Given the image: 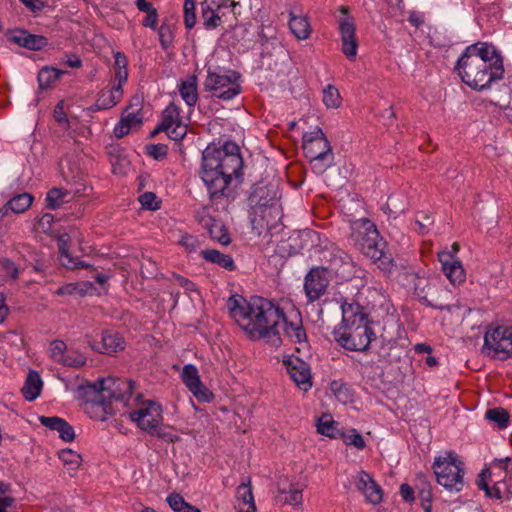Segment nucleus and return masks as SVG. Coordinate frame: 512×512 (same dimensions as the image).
Here are the masks:
<instances>
[{"label": "nucleus", "instance_id": "obj_1", "mask_svg": "<svg viewBox=\"0 0 512 512\" xmlns=\"http://www.w3.org/2000/svg\"><path fill=\"white\" fill-rule=\"evenodd\" d=\"M227 307L231 317L249 338L264 339L275 347L282 344L278 326L283 319V310L271 301L262 297L248 301L240 295H233L228 298Z\"/></svg>", "mask_w": 512, "mask_h": 512}, {"label": "nucleus", "instance_id": "obj_2", "mask_svg": "<svg viewBox=\"0 0 512 512\" xmlns=\"http://www.w3.org/2000/svg\"><path fill=\"white\" fill-rule=\"evenodd\" d=\"M243 159L239 146L232 141L222 146L208 145L202 152L200 176L210 199L216 201L222 197H232V182L241 181Z\"/></svg>", "mask_w": 512, "mask_h": 512}, {"label": "nucleus", "instance_id": "obj_3", "mask_svg": "<svg viewBox=\"0 0 512 512\" xmlns=\"http://www.w3.org/2000/svg\"><path fill=\"white\" fill-rule=\"evenodd\" d=\"M250 220L254 228L271 229L282 217L278 190L273 185L256 184L248 197Z\"/></svg>", "mask_w": 512, "mask_h": 512}, {"label": "nucleus", "instance_id": "obj_4", "mask_svg": "<svg viewBox=\"0 0 512 512\" xmlns=\"http://www.w3.org/2000/svg\"><path fill=\"white\" fill-rule=\"evenodd\" d=\"M494 65V69L490 70V66L482 59L471 57L463 52L456 63L455 70L463 83L474 90L483 91L490 88L494 81L503 78V59L498 58Z\"/></svg>", "mask_w": 512, "mask_h": 512}, {"label": "nucleus", "instance_id": "obj_5", "mask_svg": "<svg viewBox=\"0 0 512 512\" xmlns=\"http://www.w3.org/2000/svg\"><path fill=\"white\" fill-rule=\"evenodd\" d=\"M129 418L152 436L170 443L180 441V437L172 432L173 428L163 424L162 408L152 400L143 402L139 408L131 411Z\"/></svg>", "mask_w": 512, "mask_h": 512}, {"label": "nucleus", "instance_id": "obj_6", "mask_svg": "<svg viewBox=\"0 0 512 512\" xmlns=\"http://www.w3.org/2000/svg\"><path fill=\"white\" fill-rule=\"evenodd\" d=\"M351 229V238L363 254L374 261H381L382 264L392 262L383 251L384 243L380 239L376 225L371 220L358 219L352 223Z\"/></svg>", "mask_w": 512, "mask_h": 512}, {"label": "nucleus", "instance_id": "obj_7", "mask_svg": "<svg viewBox=\"0 0 512 512\" xmlns=\"http://www.w3.org/2000/svg\"><path fill=\"white\" fill-rule=\"evenodd\" d=\"M433 471L439 485L449 492H460L464 487V463L454 451L435 457Z\"/></svg>", "mask_w": 512, "mask_h": 512}, {"label": "nucleus", "instance_id": "obj_8", "mask_svg": "<svg viewBox=\"0 0 512 512\" xmlns=\"http://www.w3.org/2000/svg\"><path fill=\"white\" fill-rule=\"evenodd\" d=\"M482 353L493 359H509L512 356V326H489L484 335Z\"/></svg>", "mask_w": 512, "mask_h": 512}, {"label": "nucleus", "instance_id": "obj_9", "mask_svg": "<svg viewBox=\"0 0 512 512\" xmlns=\"http://www.w3.org/2000/svg\"><path fill=\"white\" fill-rule=\"evenodd\" d=\"M238 72L229 70L225 73L214 72L208 69L204 82L206 91L212 92L214 97L222 100H231L241 92Z\"/></svg>", "mask_w": 512, "mask_h": 512}, {"label": "nucleus", "instance_id": "obj_10", "mask_svg": "<svg viewBox=\"0 0 512 512\" xmlns=\"http://www.w3.org/2000/svg\"><path fill=\"white\" fill-rule=\"evenodd\" d=\"M333 334L335 341L350 351H366L375 339V333L369 325L338 327Z\"/></svg>", "mask_w": 512, "mask_h": 512}, {"label": "nucleus", "instance_id": "obj_11", "mask_svg": "<svg viewBox=\"0 0 512 512\" xmlns=\"http://www.w3.org/2000/svg\"><path fill=\"white\" fill-rule=\"evenodd\" d=\"M338 11L342 14V17L338 20L342 52L349 60H353L358 51L354 18L349 15L348 7L346 6H340Z\"/></svg>", "mask_w": 512, "mask_h": 512}, {"label": "nucleus", "instance_id": "obj_12", "mask_svg": "<svg viewBox=\"0 0 512 512\" xmlns=\"http://www.w3.org/2000/svg\"><path fill=\"white\" fill-rule=\"evenodd\" d=\"M330 283V273L323 266L312 267L304 278V292L308 302L320 300L327 292Z\"/></svg>", "mask_w": 512, "mask_h": 512}, {"label": "nucleus", "instance_id": "obj_13", "mask_svg": "<svg viewBox=\"0 0 512 512\" xmlns=\"http://www.w3.org/2000/svg\"><path fill=\"white\" fill-rule=\"evenodd\" d=\"M323 259L328 263V272H333L343 279L351 278L355 272L351 256L338 247L324 251Z\"/></svg>", "mask_w": 512, "mask_h": 512}, {"label": "nucleus", "instance_id": "obj_14", "mask_svg": "<svg viewBox=\"0 0 512 512\" xmlns=\"http://www.w3.org/2000/svg\"><path fill=\"white\" fill-rule=\"evenodd\" d=\"M451 251H441L438 253V260L441 263V269L451 284L457 285L465 281L466 273L461 261L456 254L459 251V244L453 243Z\"/></svg>", "mask_w": 512, "mask_h": 512}, {"label": "nucleus", "instance_id": "obj_15", "mask_svg": "<svg viewBox=\"0 0 512 512\" xmlns=\"http://www.w3.org/2000/svg\"><path fill=\"white\" fill-rule=\"evenodd\" d=\"M289 16L288 26L291 33L298 40H306L310 37L312 29L308 17L303 13L300 2L294 1L286 5Z\"/></svg>", "mask_w": 512, "mask_h": 512}, {"label": "nucleus", "instance_id": "obj_16", "mask_svg": "<svg viewBox=\"0 0 512 512\" xmlns=\"http://www.w3.org/2000/svg\"><path fill=\"white\" fill-rule=\"evenodd\" d=\"M302 148L306 158L333 155L330 143L320 128L303 135Z\"/></svg>", "mask_w": 512, "mask_h": 512}, {"label": "nucleus", "instance_id": "obj_17", "mask_svg": "<svg viewBox=\"0 0 512 512\" xmlns=\"http://www.w3.org/2000/svg\"><path fill=\"white\" fill-rule=\"evenodd\" d=\"M283 365L295 384L303 391L312 387L311 372L308 363L297 356L289 355L283 359Z\"/></svg>", "mask_w": 512, "mask_h": 512}, {"label": "nucleus", "instance_id": "obj_18", "mask_svg": "<svg viewBox=\"0 0 512 512\" xmlns=\"http://www.w3.org/2000/svg\"><path fill=\"white\" fill-rule=\"evenodd\" d=\"M405 279L413 289L414 295L422 304L438 310L445 309V305L438 303L432 298H429L432 294V290H434L435 287L430 283L428 278L411 272L405 274Z\"/></svg>", "mask_w": 512, "mask_h": 512}, {"label": "nucleus", "instance_id": "obj_19", "mask_svg": "<svg viewBox=\"0 0 512 512\" xmlns=\"http://www.w3.org/2000/svg\"><path fill=\"white\" fill-rule=\"evenodd\" d=\"M181 379L188 390L199 401H210L212 394L202 383L198 369L193 364H187L183 367Z\"/></svg>", "mask_w": 512, "mask_h": 512}, {"label": "nucleus", "instance_id": "obj_20", "mask_svg": "<svg viewBox=\"0 0 512 512\" xmlns=\"http://www.w3.org/2000/svg\"><path fill=\"white\" fill-rule=\"evenodd\" d=\"M105 389L106 399L112 403V400L128 402L132 396L134 382L131 380H121L113 377L102 378Z\"/></svg>", "mask_w": 512, "mask_h": 512}, {"label": "nucleus", "instance_id": "obj_21", "mask_svg": "<svg viewBox=\"0 0 512 512\" xmlns=\"http://www.w3.org/2000/svg\"><path fill=\"white\" fill-rule=\"evenodd\" d=\"M280 323H283L284 335L290 342L301 345L307 344V334L299 311H293L289 316L283 313V319Z\"/></svg>", "mask_w": 512, "mask_h": 512}, {"label": "nucleus", "instance_id": "obj_22", "mask_svg": "<svg viewBox=\"0 0 512 512\" xmlns=\"http://www.w3.org/2000/svg\"><path fill=\"white\" fill-rule=\"evenodd\" d=\"M355 486L362 492L369 503L377 505L382 501V488L368 472L361 470L357 473L355 476Z\"/></svg>", "mask_w": 512, "mask_h": 512}, {"label": "nucleus", "instance_id": "obj_23", "mask_svg": "<svg viewBox=\"0 0 512 512\" xmlns=\"http://www.w3.org/2000/svg\"><path fill=\"white\" fill-rule=\"evenodd\" d=\"M87 343L92 350L108 355L124 349L122 337L109 331H103L99 341L89 338Z\"/></svg>", "mask_w": 512, "mask_h": 512}, {"label": "nucleus", "instance_id": "obj_24", "mask_svg": "<svg viewBox=\"0 0 512 512\" xmlns=\"http://www.w3.org/2000/svg\"><path fill=\"white\" fill-rule=\"evenodd\" d=\"M341 310L342 321L339 327L369 325L368 315L360 304L345 300L341 304Z\"/></svg>", "mask_w": 512, "mask_h": 512}, {"label": "nucleus", "instance_id": "obj_25", "mask_svg": "<svg viewBox=\"0 0 512 512\" xmlns=\"http://www.w3.org/2000/svg\"><path fill=\"white\" fill-rule=\"evenodd\" d=\"M225 6V0H204L201 4L202 20L206 29L211 30L220 26L222 20L218 10Z\"/></svg>", "mask_w": 512, "mask_h": 512}, {"label": "nucleus", "instance_id": "obj_26", "mask_svg": "<svg viewBox=\"0 0 512 512\" xmlns=\"http://www.w3.org/2000/svg\"><path fill=\"white\" fill-rule=\"evenodd\" d=\"M77 398L83 401V404H92L103 401L106 398L102 378L94 383L80 385L77 389Z\"/></svg>", "mask_w": 512, "mask_h": 512}, {"label": "nucleus", "instance_id": "obj_27", "mask_svg": "<svg viewBox=\"0 0 512 512\" xmlns=\"http://www.w3.org/2000/svg\"><path fill=\"white\" fill-rule=\"evenodd\" d=\"M39 421L43 426L49 428L50 430L57 431L59 437L62 440L66 442H71L74 440V429L66 420L57 416H41Z\"/></svg>", "mask_w": 512, "mask_h": 512}, {"label": "nucleus", "instance_id": "obj_28", "mask_svg": "<svg viewBox=\"0 0 512 512\" xmlns=\"http://www.w3.org/2000/svg\"><path fill=\"white\" fill-rule=\"evenodd\" d=\"M464 52L471 57L482 59L485 64L490 66V70L494 69V62L498 58H502L501 55L497 52L496 48L493 45L487 43H477L470 45L464 50Z\"/></svg>", "mask_w": 512, "mask_h": 512}, {"label": "nucleus", "instance_id": "obj_29", "mask_svg": "<svg viewBox=\"0 0 512 512\" xmlns=\"http://www.w3.org/2000/svg\"><path fill=\"white\" fill-rule=\"evenodd\" d=\"M236 499L238 501L239 512H257L249 478L247 482H242L238 485L236 489Z\"/></svg>", "mask_w": 512, "mask_h": 512}, {"label": "nucleus", "instance_id": "obj_30", "mask_svg": "<svg viewBox=\"0 0 512 512\" xmlns=\"http://www.w3.org/2000/svg\"><path fill=\"white\" fill-rule=\"evenodd\" d=\"M69 235L67 233L61 234L58 238V246L60 253V260L63 266L68 269L75 268H87L90 265L84 261H78L77 258H73L68 251Z\"/></svg>", "mask_w": 512, "mask_h": 512}, {"label": "nucleus", "instance_id": "obj_31", "mask_svg": "<svg viewBox=\"0 0 512 512\" xmlns=\"http://www.w3.org/2000/svg\"><path fill=\"white\" fill-rule=\"evenodd\" d=\"M204 227L213 240L222 245H228L231 242L228 230L222 221L209 217L204 221Z\"/></svg>", "mask_w": 512, "mask_h": 512}, {"label": "nucleus", "instance_id": "obj_32", "mask_svg": "<svg viewBox=\"0 0 512 512\" xmlns=\"http://www.w3.org/2000/svg\"><path fill=\"white\" fill-rule=\"evenodd\" d=\"M123 97V89L119 86H112L110 89L103 90L98 97L95 108L96 110H106L117 105Z\"/></svg>", "mask_w": 512, "mask_h": 512}, {"label": "nucleus", "instance_id": "obj_33", "mask_svg": "<svg viewBox=\"0 0 512 512\" xmlns=\"http://www.w3.org/2000/svg\"><path fill=\"white\" fill-rule=\"evenodd\" d=\"M42 386L43 382L39 373L30 370L21 392L27 401H34L40 395Z\"/></svg>", "mask_w": 512, "mask_h": 512}, {"label": "nucleus", "instance_id": "obj_34", "mask_svg": "<svg viewBox=\"0 0 512 512\" xmlns=\"http://www.w3.org/2000/svg\"><path fill=\"white\" fill-rule=\"evenodd\" d=\"M181 98L189 107H194L198 101V88L196 75H190L179 84Z\"/></svg>", "mask_w": 512, "mask_h": 512}, {"label": "nucleus", "instance_id": "obj_35", "mask_svg": "<svg viewBox=\"0 0 512 512\" xmlns=\"http://www.w3.org/2000/svg\"><path fill=\"white\" fill-rule=\"evenodd\" d=\"M200 255L206 261L216 264L228 271H233L236 269L233 258L230 255L224 254L216 249L202 250Z\"/></svg>", "mask_w": 512, "mask_h": 512}, {"label": "nucleus", "instance_id": "obj_36", "mask_svg": "<svg viewBox=\"0 0 512 512\" xmlns=\"http://www.w3.org/2000/svg\"><path fill=\"white\" fill-rule=\"evenodd\" d=\"M33 197L29 193H21L11 198L3 209H0V217H3L8 210L14 213L25 212L32 204Z\"/></svg>", "mask_w": 512, "mask_h": 512}, {"label": "nucleus", "instance_id": "obj_37", "mask_svg": "<svg viewBox=\"0 0 512 512\" xmlns=\"http://www.w3.org/2000/svg\"><path fill=\"white\" fill-rule=\"evenodd\" d=\"M84 412L92 419L105 421L112 414L111 402L106 398L92 404H83Z\"/></svg>", "mask_w": 512, "mask_h": 512}, {"label": "nucleus", "instance_id": "obj_38", "mask_svg": "<svg viewBox=\"0 0 512 512\" xmlns=\"http://www.w3.org/2000/svg\"><path fill=\"white\" fill-rule=\"evenodd\" d=\"M64 74L63 70L53 67L45 66L38 73V82L41 89L49 88L61 75Z\"/></svg>", "mask_w": 512, "mask_h": 512}, {"label": "nucleus", "instance_id": "obj_39", "mask_svg": "<svg viewBox=\"0 0 512 512\" xmlns=\"http://www.w3.org/2000/svg\"><path fill=\"white\" fill-rule=\"evenodd\" d=\"M318 433L330 438H337L340 434L338 422L334 421L330 416L324 415L317 421Z\"/></svg>", "mask_w": 512, "mask_h": 512}, {"label": "nucleus", "instance_id": "obj_40", "mask_svg": "<svg viewBox=\"0 0 512 512\" xmlns=\"http://www.w3.org/2000/svg\"><path fill=\"white\" fill-rule=\"evenodd\" d=\"M162 117L163 119L159 124V129H169L170 126H173L176 123H182L179 107L173 102L164 109Z\"/></svg>", "mask_w": 512, "mask_h": 512}, {"label": "nucleus", "instance_id": "obj_41", "mask_svg": "<svg viewBox=\"0 0 512 512\" xmlns=\"http://www.w3.org/2000/svg\"><path fill=\"white\" fill-rule=\"evenodd\" d=\"M59 459L69 471H76L82 463L81 455L71 449L61 450Z\"/></svg>", "mask_w": 512, "mask_h": 512}, {"label": "nucleus", "instance_id": "obj_42", "mask_svg": "<svg viewBox=\"0 0 512 512\" xmlns=\"http://www.w3.org/2000/svg\"><path fill=\"white\" fill-rule=\"evenodd\" d=\"M485 418L496 423L498 428L504 429L508 426L509 413L506 409L501 407L492 408L486 411Z\"/></svg>", "mask_w": 512, "mask_h": 512}, {"label": "nucleus", "instance_id": "obj_43", "mask_svg": "<svg viewBox=\"0 0 512 512\" xmlns=\"http://www.w3.org/2000/svg\"><path fill=\"white\" fill-rule=\"evenodd\" d=\"M67 196H69L67 191L60 188H52L46 195V206L50 209H57L67 202Z\"/></svg>", "mask_w": 512, "mask_h": 512}, {"label": "nucleus", "instance_id": "obj_44", "mask_svg": "<svg viewBox=\"0 0 512 512\" xmlns=\"http://www.w3.org/2000/svg\"><path fill=\"white\" fill-rule=\"evenodd\" d=\"M323 103L327 108H338L341 104V96L333 85H327L323 90Z\"/></svg>", "mask_w": 512, "mask_h": 512}, {"label": "nucleus", "instance_id": "obj_45", "mask_svg": "<svg viewBox=\"0 0 512 512\" xmlns=\"http://www.w3.org/2000/svg\"><path fill=\"white\" fill-rule=\"evenodd\" d=\"M309 159V162L310 164L312 165V170L313 172H315L316 174H323L329 167L332 166L333 164V160H334V156L333 155H329V157L327 156H319V157H315V158H308Z\"/></svg>", "mask_w": 512, "mask_h": 512}, {"label": "nucleus", "instance_id": "obj_46", "mask_svg": "<svg viewBox=\"0 0 512 512\" xmlns=\"http://www.w3.org/2000/svg\"><path fill=\"white\" fill-rule=\"evenodd\" d=\"M196 6L194 0H185L183 5L184 23L187 29H192L196 24Z\"/></svg>", "mask_w": 512, "mask_h": 512}, {"label": "nucleus", "instance_id": "obj_47", "mask_svg": "<svg viewBox=\"0 0 512 512\" xmlns=\"http://www.w3.org/2000/svg\"><path fill=\"white\" fill-rule=\"evenodd\" d=\"M493 467H497L499 469H503L506 475H509L508 481V495L510 498L512 497V459L510 457H505L501 459H495L493 462Z\"/></svg>", "mask_w": 512, "mask_h": 512}, {"label": "nucleus", "instance_id": "obj_48", "mask_svg": "<svg viewBox=\"0 0 512 512\" xmlns=\"http://www.w3.org/2000/svg\"><path fill=\"white\" fill-rule=\"evenodd\" d=\"M63 366L79 368L85 365L86 358L77 352H68L64 354V357L59 362Z\"/></svg>", "mask_w": 512, "mask_h": 512}, {"label": "nucleus", "instance_id": "obj_49", "mask_svg": "<svg viewBox=\"0 0 512 512\" xmlns=\"http://www.w3.org/2000/svg\"><path fill=\"white\" fill-rule=\"evenodd\" d=\"M67 345L62 340H53L49 345V357L59 363L66 353Z\"/></svg>", "mask_w": 512, "mask_h": 512}, {"label": "nucleus", "instance_id": "obj_50", "mask_svg": "<svg viewBox=\"0 0 512 512\" xmlns=\"http://www.w3.org/2000/svg\"><path fill=\"white\" fill-rule=\"evenodd\" d=\"M330 387L339 401L346 403L350 400V390L345 383L341 381H332Z\"/></svg>", "mask_w": 512, "mask_h": 512}, {"label": "nucleus", "instance_id": "obj_51", "mask_svg": "<svg viewBox=\"0 0 512 512\" xmlns=\"http://www.w3.org/2000/svg\"><path fill=\"white\" fill-rule=\"evenodd\" d=\"M159 41L163 49H168L173 42V31L170 25L162 23L158 30Z\"/></svg>", "mask_w": 512, "mask_h": 512}, {"label": "nucleus", "instance_id": "obj_52", "mask_svg": "<svg viewBox=\"0 0 512 512\" xmlns=\"http://www.w3.org/2000/svg\"><path fill=\"white\" fill-rule=\"evenodd\" d=\"M508 491H509L508 490V481L506 479L502 480V481H497L492 486L490 498L496 499V500H502V499L509 500L510 495H508Z\"/></svg>", "mask_w": 512, "mask_h": 512}, {"label": "nucleus", "instance_id": "obj_53", "mask_svg": "<svg viewBox=\"0 0 512 512\" xmlns=\"http://www.w3.org/2000/svg\"><path fill=\"white\" fill-rule=\"evenodd\" d=\"M140 109H132V107H128L122 114L121 119L129 124L132 128L135 125H140L142 123V115L140 113Z\"/></svg>", "mask_w": 512, "mask_h": 512}, {"label": "nucleus", "instance_id": "obj_54", "mask_svg": "<svg viewBox=\"0 0 512 512\" xmlns=\"http://www.w3.org/2000/svg\"><path fill=\"white\" fill-rule=\"evenodd\" d=\"M166 501L175 512H182L189 505L181 494L175 492L169 494Z\"/></svg>", "mask_w": 512, "mask_h": 512}, {"label": "nucleus", "instance_id": "obj_55", "mask_svg": "<svg viewBox=\"0 0 512 512\" xmlns=\"http://www.w3.org/2000/svg\"><path fill=\"white\" fill-rule=\"evenodd\" d=\"M343 441L346 445L354 446L359 450L364 449L366 445L362 435L356 429H352L350 434L345 435Z\"/></svg>", "mask_w": 512, "mask_h": 512}, {"label": "nucleus", "instance_id": "obj_56", "mask_svg": "<svg viewBox=\"0 0 512 512\" xmlns=\"http://www.w3.org/2000/svg\"><path fill=\"white\" fill-rule=\"evenodd\" d=\"M168 137L174 141L182 140L187 133V126L183 123H176L170 126L169 129H162Z\"/></svg>", "mask_w": 512, "mask_h": 512}, {"label": "nucleus", "instance_id": "obj_57", "mask_svg": "<svg viewBox=\"0 0 512 512\" xmlns=\"http://www.w3.org/2000/svg\"><path fill=\"white\" fill-rule=\"evenodd\" d=\"M139 202L144 209L157 210L160 208L157 197L153 192H145L139 196Z\"/></svg>", "mask_w": 512, "mask_h": 512}, {"label": "nucleus", "instance_id": "obj_58", "mask_svg": "<svg viewBox=\"0 0 512 512\" xmlns=\"http://www.w3.org/2000/svg\"><path fill=\"white\" fill-rule=\"evenodd\" d=\"M48 45V39L42 35L30 34L26 49L41 50Z\"/></svg>", "mask_w": 512, "mask_h": 512}, {"label": "nucleus", "instance_id": "obj_59", "mask_svg": "<svg viewBox=\"0 0 512 512\" xmlns=\"http://www.w3.org/2000/svg\"><path fill=\"white\" fill-rule=\"evenodd\" d=\"M53 117L57 123L67 128L69 126L68 117L64 111V103L60 101L54 108Z\"/></svg>", "mask_w": 512, "mask_h": 512}, {"label": "nucleus", "instance_id": "obj_60", "mask_svg": "<svg viewBox=\"0 0 512 512\" xmlns=\"http://www.w3.org/2000/svg\"><path fill=\"white\" fill-rule=\"evenodd\" d=\"M1 267L4 270V272L9 275L13 280L18 278L19 275V269L16 266V264L8 259V258H2L0 260Z\"/></svg>", "mask_w": 512, "mask_h": 512}, {"label": "nucleus", "instance_id": "obj_61", "mask_svg": "<svg viewBox=\"0 0 512 512\" xmlns=\"http://www.w3.org/2000/svg\"><path fill=\"white\" fill-rule=\"evenodd\" d=\"M147 153L156 160H161L167 155V147L163 144H151L147 146Z\"/></svg>", "mask_w": 512, "mask_h": 512}, {"label": "nucleus", "instance_id": "obj_62", "mask_svg": "<svg viewBox=\"0 0 512 512\" xmlns=\"http://www.w3.org/2000/svg\"><path fill=\"white\" fill-rule=\"evenodd\" d=\"M417 225L416 230L419 234H426L429 230V227L433 224V219L428 214H422L421 218H417L415 221Z\"/></svg>", "mask_w": 512, "mask_h": 512}, {"label": "nucleus", "instance_id": "obj_63", "mask_svg": "<svg viewBox=\"0 0 512 512\" xmlns=\"http://www.w3.org/2000/svg\"><path fill=\"white\" fill-rule=\"evenodd\" d=\"M399 200H400V197L396 196V195H391L388 198V208H391V206H392L393 209H391V214L394 218H396L398 215L403 213L406 209L404 204L398 203Z\"/></svg>", "mask_w": 512, "mask_h": 512}, {"label": "nucleus", "instance_id": "obj_64", "mask_svg": "<svg viewBox=\"0 0 512 512\" xmlns=\"http://www.w3.org/2000/svg\"><path fill=\"white\" fill-rule=\"evenodd\" d=\"M30 34L26 30H18L11 35L10 40L20 47L26 48Z\"/></svg>", "mask_w": 512, "mask_h": 512}]
</instances>
